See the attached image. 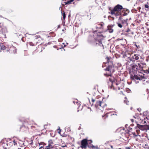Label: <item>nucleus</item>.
Listing matches in <instances>:
<instances>
[{"label": "nucleus", "instance_id": "60", "mask_svg": "<svg viewBox=\"0 0 149 149\" xmlns=\"http://www.w3.org/2000/svg\"><path fill=\"white\" fill-rule=\"evenodd\" d=\"M122 149L121 148H119L118 149Z\"/></svg>", "mask_w": 149, "mask_h": 149}, {"label": "nucleus", "instance_id": "8", "mask_svg": "<svg viewBox=\"0 0 149 149\" xmlns=\"http://www.w3.org/2000/svg\"><path fill=\"white\" fill-rule=\"evenodd\" d=\"M139 55L138 54H135L131 57H129V59L131 61L133 62H134L136 60H137L139 59Z\"/></svg>", "mask_w": 149, "mask_h": 149}, {"label": "nucleus", "instance_id": "23", "mask_svg": "<svg viewBox=\"0 0 149 149\" xmlns=\"http://www.w3.org/2000/svg\"><path fill=\"white\" fill-rule=\"evenodd\" d=\"M114 15L116 17L118 16H121L122 15V13L121 12H118L115 13V14H113V15Z\"/></svg>", "mask_w": 149, "mask_h": 149}, {"label": "nucleus", "instance_id": "64", "mask_svg": "<svg viewBox=\"0 0 149 149\" xmlns=\"http://www.w3.org/2000/svg\"><path fill=\"white\" fill-rule=\"evenodd\" d=\"M109 79H110V81H111V79L110 78Z\"/></svg>", "mask_w": 149, "mask_h": 149}, {"label": "nucleus", "instance_id": "5", "mask_svg": "<svg viewBox=\"0 0 149 149\" xmlns=\"http://www.w3.org/2000/svg\"><path fill=\"white\" fill-rule=\"evenodd\" d=\"M102 102L100 101H97L95 104V106L97 108V111L99 112L102 111V107L101 106Z\"/></svg>", "mask_w": 149, "mask_h": 149}, {"label": "nucleus", "instance_id": "49", "mask_svg": "<svg viewBox=\"0 0 149 149\" xmlns=\"http://www.w3.org/2000/svg\"><path fill=\"white\" fill-rule=\"evenodd\" d=\"M129 127V128L130 130H132V128L130 127V126Z\"/></svg>", "mask_w": 149, "mask_h": 149}, {"label": "nucleus", "instance_id": "39", "mask_svg": "<svg viewBox=\"0 0 149 149\" xmlns=\"http://www.w3.org/2000/svg\"><path fill=\"white\" fill-rule=\"evenodd\" d=\"M145 72L147 74L149 73V70H147L145 71Z\"/></svg>", "mask_w": 149, "mask_h": 149}, {"label": "nucleus", "instance_id": "18", "mask_svg": "<svg viewBox=\"0 0 149 149\" xmlns=\"http://www.w3.org/2000/svg\"><path fill=\"white\" fill-rule=\"evenodd\" d=\"M17 143H18V141L17 140L16 141L15 140H14L13 141H11L10 142L12 145L13 144L14 146L17 145Z\"/></svg>", "mask_w": 149, "mask_h": 149}, {"label": "nucleus", "instance_id": "30", "mask_svg": "<svg viewBox=\"0 0 149 149\" xmlns=\"http://www.w3.org/2000/svg\"><path fill=\"white\" fill-rule=\"evenodd\" d=\"M127 99L126 97H125V100H124V103H126V104L127 105H128V104L127 103Z\"/></svg>", "mask_w": 149, "mask_h": 149}, {"label": "nucleus", "instance_id": "31", "mask_svg": "<svg viewBox=\"0 0 149 149\" xmlns=\"http://www.w3.org/2000/svg\"><path fill=\"white\" fill-rule=\"evenodd\" d=\"M117 24H118V26L119 27L121 28L122 27V24L120 23H118Z\"/></svg>", "mask_w": 149, "mask_h": 149}, {"label": "nucleus", "instance_id": "16", "mask_svg": "<svg viewBox=\"0 0 149 149\" xmlns=\"http://www.w3.org/2000/svg\"><path fill=\"white\" fill-rule=\"evenodd\" d=\"M138 66L136 65H134L132 67V70L134 71H136L137 70Z\"/></svg>", "mask_w": 149, "mask_h": 149}, {"label": "nucleus", "instance_id": "53", "mask_svg": "<svg viewBox=\"0 0 149 149\" xmlns=\"http://www.w3.org/2000/svg\"><path fill=\"white\" fill-rule=\"evenodd\" d=\"M146 83H149V81H146Z\"/></svg>", "mask_w": 149, "mask_h": 149}, {"label": "nucleus", "instance_id": "58", "mask_svg": "<svg viewBox=\"0 0 149 149\" xmlns=\"http://www.w3.org/2000/svg\"><path fill=\"white\" fill-rule=\"evenodd\" d=\"M128 90H129V91H130V90L129 89H128Z\"/></svg>", "mask_w": 149, "mask_h": 149}, {"label": "nucleus", "instance_id": "13", "mask_svg": "<svg viewBox=\"0 0 149 149\" xmlns=\"http://www.w3.org/2000/svg\"><path fill=\"white\" fill-rule=\"evenodd\" d=\"M113 25H109L107 26V31H108L110 33H112L113 30V29L112 28V27H113Z\"/></svg>", "mask_w": 149, "mask_h": 149}, {"label": "nucleus", "instance_id": "38", "mask_svg": "<svg viewBox=\"0 0 149 149\" xmlns=\"http://www.w3.org/2000/svg\"><path fill=\"white\" fill-rule=\"evenodd\" d=\"M138 65L139 66V67L140 68H143V67L141 66V65L140 64H139V63H138Z\"/></svg>", "mask_w": 149, "mask_h": 149}, {"label": "nucleus", "instance_id": "61", "mask_svg": "<svg viewBox=\"0 0 149 149\" xmlns=\"http://www.w3.org/2000/svg\"><path fill=\"white\" fill-rule=\"evenodd\" d=\"M146 119H148L147 118V117H146Z\"/></svg>", "mask_w": 149, "mask_h": 149}, {"label": "nucleus", "instance_id": "33", "mask_svg": "<svg viewBox=\"0 0 149 149\" xmlns=\"http://www.w3.org/2000/svg\"><path fill=\"white\" fill-rule=\"evenodd\" d=\"M144 148L146 149H149V146L147 145H145Z\"/></svg>", "mask_w": 149, "mask_h": 149}, {"label": "nucleus", "instance_id": "22", "mask_svg": "<svg viewBox=\"0 0 149 149\" xmlns=\"http://www.w3.org/2000/svg\"><path fill=\"white\" fill-rule=\"evenodd\" d=\"M74 1V0H70L67 2H64L65 4H70Z\"/></svg>", "mask_w": 149, "mask_h": 149}, {"label": "nucleus", "instance_id": "43", "mask_svg": "<svg viewBox=\"0 0 149 149\" xmlns=\"http://www.w3.org/2000/svg\"><path fill=\"white\" fill-rule=\"evenodd\" d=\"M53 47L55 48H57V50H58V48L57 47V46H56V45H55V46H53Z\"/></svg>", "mask_w": 149, "mask_h": 149}, {"label": "nucleus", "instance_id": "50", "mask_svg": "<svg viewBox=\"0 0 149 149\" xmlns=\"http://www.w3.org/2000/svg\"><path fill=\"white\" fill-rule=\"evenodd\" d=\"M139 130H136V131L138 133L139 132Z\"/></svg>", "mask_w": 149, "mask_h": 149}, {"label": "nucleus", "instance_id": "2", "mask_svg": "<svg viewBox=\"0 0 149 149\" xmlns=\"http://www.w3.org/2000/svg\"><path fill=\"white\" fill-rule=\"evenodd\" d=\"M94 33H97V40H96V45H98L100 46H102L101 40L102 39V31H99L98 30L94 31L93 32Z\"/></svg>", "mask_w": 149, "mask_h": 149}, {"label": "nucleus", "instance_id": "59", "mask_svg": "<svg viewBox=\"0 0 149 149\" xmlns=\"http://www.w3.org/2000/svg\"><path fill=\"white\" fill-rule=\"evenodd\" d=\"M39 146H40V147L41 146H43V145H40V146L39 145Z\"/></svg>", "mask_w": 149, "mask_h": 149}, {"label": "nucleus", "instance_id": "17", "mask_svg": "<svg viewBox=\"0 0 149 149\" xmlns=\"http://www.w3.org/2000/svg\"><path fill=\"white\" fill-rule=\"evenodd\" d=\"M24 123L26 124L28 123L29 125H30V120L29 118H27L25 119L24 120Z\"/></svg>", "mask_w": 149, "mask_h": 149}, {"label": "nucleus", "instance_id": "3", "mask_svg": "<svg viewBox=\"0 0 149 149\" xmlns=\"http://www.w3.org/2000/svg\"><path fill=\"white\" fill-rule=\"evenodd\" d=\"M34 39L32 40V42H28V44L31 46H34L36 45L37 44L40 45L42 43V42L40 41H39L42 40L40 37L37 38L36 36H35Z\"/></svg>", "mask_w": 149, "mask_h": 149}, {"label": "nucleus", "instance_id": "24", "mask_svg": "<svg viewBox=\"0 0 149 149\" xmlns=\"http://www.w3.org/2000/svg\"><path fill=\"white\" fill-rule=\"evenodd\" d=\"M102 24H99L97 25L96 26V28L97 29H102Z\"/></svg>", "mask_w": 149, "mask_h": 149}, {"label": "nucleus", "instance_id": "44", "mask_svg": "<svg viewBox=\"0 0 149 149\" xmlns=\"http://www.w3.org/2000/svg\"><path fill=\"white\" fill-rule=\"evenodd\" d=\"M137 110L139 111V112H140L141 110V108H138L137 109Z\"/></svg>", "mask_w": 149, "mask_h": 149}, {"label": "nucleus", "instance_id": "25", "mask_svg": "<svg viewBox=\"0 0 149 149\" xmlns=\"http://www.w3.org/2000/svg\"><path fill=\"white\" fill-rule=\"evenodd\" d=\"M121 22L123 25H124L125 26H126V22L124 19H123V20Z\"/></svg>", "mask_w": 149, "mask_h": 149}, {"label": "nucleus", "instance_id": "27", "mask_svg": "<svg viewBox=\"0 0 149 149\" xmlns=\"http://www.w3.org/2000/svg\"><path fill=\"white\" fill-rule=\"evenodd\" d=\"M143 129H144V131L145 130H148L147 128H148V125H144L143 126Z\"/></svg>", "mask_w": 149, "mask_h": 149}, {"label": "nucleus", "instance_id": "19", "mask_svg": "<svg viewBox=\"0 0 149 149\" xmlns=\"http://www.w3.org/2000/svg\"><path fill=\"white\" fill-rule=\"evenodd\" d=\"M35 125H32L30 127L31 129L34 130H36L38 127V126L36 124H35Z\"/></svg>", "mask_w": 149, "mask_h": 149}, {"label": "nucleus", "instance_id": "20", "mask_svg": "<svg viewBox=\"0 0 149 149\" xmlns=\"http://www.w3.org/2000/svg\"><path fill=\"white\" fill-rule=\"evenodd\" d=\"M1 146L3 147L4 149L7 148V147L8 146V144L6 143H3L1 144Z\"/></svg>", "mask_w": 149, "mask_h": 149}, {"label": "nucleus", "instance_id": "11", "mask_svg": "<svg viewBox=\"0 0 149 149\" xmlns=\"http://www.w3.org/2000/svg\"><path fill=\"white\" fill-rule=\"evenodd\" d=\"M122 10V12L123 13L122 15L123 16H127L130 13V10L127 9L123 8Z\"/></svg>", "mask_w": 149, "mask_h": 149}, {"label": "nucleus", "instance_id": "46", "mask_svg": "<svg viewBox=\"0 0 149 149\" xmlns=\"http://www.w3.org/2000/svg\"><path fill=\"white\" fill-rule=\"evenodd\" d=\"M135 46H136V47H137V48H138L139 47V45H137L136 44H135Z\"/></svg>", "mask_w": 149, "mask_h": 149}, {"label": "nucleus", "instance_id": "21", "mask_svg": "<svg viewBox=\"0 0 149 149\" xmlns=\"http://www.w3.org/2000/svg\"><path fill=\"white\" fill-rule=\"evenodd\" d=\"M48 143L50 144V145H52V146L54 147V144L53 142V141L52 139H50L48 141Z\"/></svg>", "mask_w": 149, "mask_h": 149}, {"label": "nucleus", "instance_id": "62", "mask_svg": "<svg viewBox=\"0 0 149 149\" xmlns=\"http://www.w3.org/2000/svg\"><path fill=\"white\" fill-rule=\"evenodd\" d=\"M141 9V8L140 7L139 8V9Z\"/></svg>", "mask_w": 149, "mask_h": 149}, {"label": "nucleus", "instance_id": "48", "mask_svg": "<svg viewBox=\"0 0 149 149\" xmlns=\"http://www.w3.org/2000/svg\"><path fill=\"white\" fill-rule=\"evenodd\" d=\"M128 126V125L127 124L125 125V127H127Z\"/></svg>", "mask_w": 149, "mask_h": 149}, {"label": "nucleus", "instance_id": "42", "mask_svg": "<svg viewBox=\"0 0 149 149\" xmlns=\"http://www.w3.org/2000/svg\"><path fill=\"white\" fill-rule=\"evenodd\" d=\"M130 31V29L129 28H127V29L126 31L127 32H128L129 31Z\"/></svg>", "mask_w": 149, "mask_h": 149}, {"label": "nucleus", "instance_id": "63", "mask_svg": "<svg viewBox=\"0 0 149 149\" xmlns=\"http://www.w3.org/2000/svg\"><path fill=\"white\" fill-rule=\"evenodd\" d=\"M131 18H130L129 19V20H131Z\"/></svg>", "mask_w": 149, "mask_h": 149}, {"label": "nucleus", "instance_id": "54", "mask_svg": "<svg viewBox=\"0 0 149 149\" xmlns=\"http://www.w3.org/2000/svg\"><path fill=\"white\" fill-rule=\"evenodd\" d=\"M105 3H103V6H105Z\"/></svg>", "mask_w": 149, "mask_h": 149}, {"label": "nucleus", "instance_id": "1", "mask_svg": "<svg viewBox=\"0 0 149 149\" xmlns=\"http://www.w3.org/2000/svg\"><path fill=\"white\" fill-rule=\"evenodd\" d=\"M106 67V68L104 69L106 71H107L110 73H104V75L107 77L111 76V73H113L114 71V66L113 64L112 59L110 56H105L103 61V67Z\"/></svg>", "mask_w": 149, "mask_h": 149}, {"label": "nucleus", "instance_id": "41", "mask_svg": "<svg viewBox=\"0 0 149 149\" xmlns=\"http://www.w3.org/2000/svg\"><path fill=\"white\" fill-rule=\"evenodd\" d=\"M145 7L146 8H149V6L148 4H145Z\"/></svg>", "mask_w": 149, "mask_h": 149}, {"label": "nucleus", "instance_id": "56", "mask_svg": "<svg viewBox=\"0 0 149 149\" xmlns=\"http://www.w3.org/2000/svg\"><path fill=\"white\" fill-rule=\"evenodd\" d=\"M142 64L143 65H146V63H143Z\"/></svg>", "mask_w": 149, "mask_h": 149}, {"label": "nucleus", "instance_id": "7", "mask_svg": "<svg viewBox=\"0 0 149 149\" xmlns=\"http://www.w3.org/2000/svg\"><path fill=\"white\" fill-rule=\"evenodd\" d=\"M87 144V140L86 139H84L81 141V147L82 148L86 149Z\"/></svg>", "mask_w": 149, "mask_h": 149}, {"label": "nucleus", "instance_id": "37", "mask_svg": "<svg viewBox=\"0 0 149 149\" xmlns=\"http://www.w3.org/2000/svg\"><path fill=\"white\" fill-rule=\"evenodd\" d=\"M48 145L49 146V147H50L51 149L52 148H53L54 147L53 146H52V145H50L49 143H48Z\"/></svg>", "mask_w": 149, "mask_h": 149}, {"label": "nucleus", "instance_id": "26", "mask_svg": "<svg viewBox=\"0 0 149 149\" xmlns=\"http://www.w3.org/2000/svg\"><path fill=\"white\" fill-rule=\"evenodd\" d=\"M95 2L98 5L101 4L102 3V2L101 0H95Z\"/></svg>", "mask_w": 149, "mask_h": 149}, {"label": "nucleus", "instance_id": "36", "mask_svg": "<svg viewBox=\"0 0 149 149\" xmlns=\"http://www.w3.org/2000/svg\"><path fill=\"white\" fill-rule=\"evenodd\" d=\"M126 22V26H127L128 24V23L127 22L128 19H126L124 20Z\"/></svg>", "mask_w": 149, "mask_h": 149}, {"label": "nucleus", "instance_id": "4", "mask_svg": "<svg viewBox=\"0 0 149 149\" xmlns=\"http://www.w3.org/2000/svg\"><path fill=\"white\" fill-rule=\"evenodd\" d=\"M123 9V8L122 5L118 4L115 6L113 9L111 10V14L113 15V14H115V12H119Z\"/></svg>", "mask_w": 149, "mask_h": 149}, {"label": "nucleus", "instance_id": "55", "mask_svg": "<svg viewBox=\"0 0 149 149\" xmlns=\"http://www.w3.org/2000/svg\"><path fill=\"white\" fill-rule=\"evenodd\" d=\"M111 147L112 149H113V146H111Z\"/></svg>", "mask_w": 149, "mask_h": 149}, {"label": "nucleus", "instance_id": "10", "mask_svg": "<svg viewBox=\"0 0 149 149\" xmlns=\"http://www.w3.org/2000/svg\"><path fill=\"white\" fill-rule=\"evenodd\" d=\"M6 31V29L3 24L0 23V33H3Z\"/></svg>", "mask_w": 149, "mask_h": 149}, {"label": "nucleus", "instance_id": "57", "mask_svg": "<svg viewBox=\"0 0 149 149\" xmlns=\"http://www.w3.org/2000/svg\"><path fill=\"white\" fill-rule=\"evenodd\" d=\"M133 117L134 118H136V117L134 116H133Z\"/></svg>", "mask_w": 149, "mask_h": 149}, {"label": "nucleus", "instance_id": "40", "mask_svg": "<svg viewBox=\"0 0 149 149\" xmlns=\"http://www.w3.org/2000/svg\"><path fill=\"white\" fill-rule=\"evenodd\" d=\"M109 96V95H107V97H103V99H106Z\"/></svg>", "mask_w": 149, "mask_h": 149}, {"label": "nucleus", "instance_id": "32", "mask_svg": "<svg viewBox=\"0 0 149 149\" xmlns=\"http://www.w3.org/2000/svg\"><path fill=\"white\" fill-rule=\"evenodd\" d=\"M132 134L134 135V138H135L136 137H137L138 136V134H135V132H133Z\"/></svg>", "mask_w": 149, "mask_h": 149}, {"label": "nucleus", "instance_id": "34", "mask_svg": "<svg viewBox=\"0 0 149 149\" xmlns=\"http://www.w3.org/2000/svg\"><path fill=\"white\" fill-rule=\"evenodd\" d=\"M123 19L122 18V16H120L119 17L118 20L120 21L121 22L123 20Z\"/></svg>", "mask_w": 149, "mask_h": 149}, {"label": "nucleus", "instance_id": "28", "mask_svg": "<svg viewBox=\"0 0 149 149\" xmlns=\"http://www.w3.org/2000/svg\"><path fill=\"white\" fill-rule=\"evenodd\" d=\"M134 77L137 80H141V79L139 78V77L137 75H134Z\"/></svg>", "mask_w": 149, "mask_h": 149}, {"label": "nucleus", "instance_id": "6", "mask_svg": "<svg viewBox=\"0 0 149 149\" xmlns=\"http://www.w3.org/2000/svg\"><path fill=\"white\" fill-rule=\"evenodd\" d=\"M6 50V51H8L10 53L12 54L16 53L17 51L16 48L13 46H11L9 48H7Z\"/></svg>", "mask_w": 149, "mask_h": 149}, {"label": "nucleus", "instance_id": "14", "mask_svg": "<svg viewBox=\"0 0 149 149\" xmlns=\"http://www.w3.org/2000/svg\"><path fill=\"white\" fill-rule=\"evenodd\" d=\"M143 126L144 125H139V124H137V126L135 127V129H136V128L137 127L141 130L144 131Z\"/></svg>", "mask_w": 149, "mask_h": 149}, {"label": "nucleus", "instance_id": "51", "mask_svg": "<svg viewBox=\"0 0 149 149\" xmlns=\"http://www.w3.org/2000/svg\"><path fill=\"white\" fill-rule=\"evenodd\" d=\"M146 121H144V122H143V124H145L146 123Z\"/></svg>", "mask_w": 149, "mask_h": 149}, {"label": "nucleus", "instance_id": "35", "mask_svg": "<svg viewBox=\"0 0 149 149\" xmlns=\"http://www.w3.org/2000/svg\"><path fill=\"white\" fill-rule=\"evenodd\" d=\"M58 133L59 134H61V130L60 129V127H59V128L58 129Z\"/></svg>", "mask_w": 149, "mask_h": 149}, {"label": "nucleus", "instance_id": "12", "mask_svg": "<svg viewBox=\"0 0 149 149\" xmlns=\"http://www.w3.org/2000/svg\"><path fill=\"white\" fill-rule=\"evenodd\" d=\"M7 48L5 47L3 44L0 42V52H1L2 50H3V52H5L6 51V49Z\"/></svg>", "mask_w": 149, "mask_h": 149}, {"label": "nucleus", "instance_id": "52", "mask_svg": "<svg viewBox=\"0 0 149 149\" xmlns=\"http://www.w3.org/2000/svg\"><path fill=\"white\" fill-rule=\"evenodd\" d=\"M148 128H147V130H149V125H148Z\"/></svg>", "mask_w": 149, "mask_h": 149}, {"label": "nucleus", "instance_id": "29", "mask_svg": "<svg viewBox=\"0 0 149 149\" xmlns=\"http://www.w3.org/2000/svg\"><path fill=\"white\" fill-rule=\"evenodd\" d=\"M62 15L63 16V19L65 20L66 17L65 14V12H63V13H62Z\"/></svg>", "mask_w": 149, "mask_h": 149}, {"label": "nucleus", "instance_id": "45", "mask_svg": "<svg viewBox=\"0 0 149 149\" xmlns=\"http://www.w3.org/2000/svg\"><path fill=\"white\" fill-rule=\"evenodd\" d=\"M92 101L93 103H94L95 101V99H92Z\"/></svg>", "mask_w": 149, "mask_h": 149}, {"label": "nucleus", "instance_id": "15", "mask_svg": "<svg viewBox=\"0 0 149 149\" xmlns=\"http://www.w3.org/2000/svg\"><path fill=\"white\" fill-rule=\"evenodd\" d=\"M26 125L25 124L24 125H23L21 127V129L24 130V131H26L28 130L29 128V127L28 126H26Z\"/></svg>", "mask_w": 149, "mask_h": 149}, {"label": "nucleus", "instance_id": "9", "mask_svg": "<svg viewBox=\"0 0 149 149\" xmlns=\"http://www.w3.org/2000/svg\"><path fill=\"white\" fill-rule=\"evenodd\" d=\"M39 145L40 146L41 145H43V146H41L39 148V149H51V148L49 147V146H45L46 145V144L44 142H40L39 143Z\"/></svg>", "mask_w": 149, "mask_h": 149}, {"label": "nucleus", "instance_id": "47", "mask_svg": "<svg viewBox=\"0 0 149 149\" xmlns=\"http://www.w3.org/2000/svg\"><path fill=\"white\" fill-rule=\"evenodd\" d=\"M131 120L132 121V122H133L134 121V120L133 119H131Z\"/></svg>", "mask_w": 149, "mask_h": 149}]
</instances>
